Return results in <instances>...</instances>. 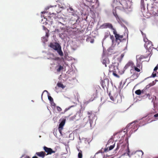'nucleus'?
Segmentation results:
<instances>
[{
    "label": "nucleus",
    "instance_id": "nucleus-18",
    "mask_svg": "<svg viewBox=\"0 0 158 158\" xmlns=\"http://www.w3.org/2000/svg\"><path fill=\"white\" fill-rule=\"evenodd\" d=\"M65 120H66V119H62V121L59 124L58 128H59V129H60V128L63 129V127L64 126V125L65 123Z\"/></svg>",
    "mask_w": 158,
    "mask_h": 158
},
{
    "label": "nucleus",
    "instance_id": "nucleus-2",
    "mask_svg": "<svg viewBox=\"0 0 158 158\" xmlns=\"http://www.w3.org/2000/svg\"><path fill=\"white\" fill-rule=\"evenodd\" d=\"M87 114L89 115L88 117H86L83 119L84 122L86 123L85 125L89 126L90 128L92 127V123L93 120L95 117V115L92 113L91 112H88Z\"/></svg>",
    "mask_w": 158,
    "mask_h": 158
},
{
    "label": "nucleus",
    "instance_id": "nucleus-4",
    "mask_svg": "<svg viewBox=\"0 0 158 158\" xmlns=\"http://www.w3.org/2000/svg\"><path fill=\"white\" fill-rule=\"evenodd\" d=\"M151 2V0H141V8L144 10L146 9V7L148 9V6Z\"/></svg>",
    "mask_w": 158,
    "mask_h": 158
},
{
    "label": "nucleus",
    "instance_id": "nucleus-63",
    "mask_svg": "<svg viewBox=\"0 0 158 158\" xmlns=\"http://www.w3.org/2000/svg\"><path fill=\"white\" fill-rule=\"evenodd\" d=\"M116 68L117 69H118V68L117 66H114V68L115 69V68Z\"/></svg>",
    "mask_w": 158,
    "mask_h": 158
},
{
    "label": "nucleus",
    "instance_id": "nucleus-22",
    "mask_svg": "<svg viewBox=\"0 0 158 158\" xmlns=\"http://www.w3.org/2000/svg\"><path fill=\"white\" fill-rule=\"evenodd\" d=\"M78 151L79 152L78 155V158H82V155L81 151L79 149H78Z\"/></svg>",
    "mask_w": 158,
    "mask_h": 158
},
{
    "label": "nucleus",
    "instance_id": "nucleus-24",
    "mask_svg": "<svg viewBox=\"0 0 158 158\" xmlns=\"http://www.w3.org/2000/svg\"><path fill=\"white\" fill-rule=\"evenodd\" d=\"M154 85L152 82L150 83L148 85H146V87L144 88L146 90L149 88L150 87Z\"/></svg>",
    "mask_w": 158,
    "mask_h": 158
},
{
    "label": "nucleus",
    "instance_id": "nucleus-51",
    "mask_svg": "<svg viewBox=\"0 0 158 158\" xmlns=\"http://www.w3.org/2000/svg\"><path fill=\"white\" fill-rule=\"evenodd\" d=\"M136 66H137V67L140 68V64H137Z\"/></svg>",
    "mask_w": 158,
    "mask_h": 158
},
{
    "label": "nucleus",
    "instance_id": "nucleus-7",
    "mask_svg": "<svg viewBox=\"0 0 158 158\" xmlns=\"http://www.w3.org/2000/svg\"><path fill=\"white\" fill-rule=\"evenodd\" d=\"M53 67L54 68L57 72H60L63 69V66L58 63L54 64Z\"/></svg>",
    "mask_w": 158,
    "mask_h": 158
},
{
    "label": "nucleus",
    "instance_id": "nucleus-12",
    "mask_svg": "<svg viewBox=\"0 0 158 158\" xmlns=\"http://www.w3.org/2000/svg\"><path fill=\"white\" fill-rule=\"evenodd\" d=\"M36 154L39 157H41L42 158L44 157L47 154H46L45 152L44 151H41L39 152H37L36 153Z\"/></svg>",
    "mask_w": 158,
    "mask_h": 158
},
{
    "label": "nucleus",
    "instance_id": "nucleus-8",
    "mask_svg": "<svg viewBox=\"0 0 158 158\" xmlns=\"http://www.w3.org/2000/svg\"><path fill=\"white\" fill-rule=\"evenodd\" d=\"M43 17H44V19H42L41 21V23L43 24H44L45 25H46L47 24H50L52 25L53 24V22L51 19H50V20H48L47 18L44 17V15L43 16Z\"/></svg>",
    "mask_w": 158,
    "mask_h": 158
},
{
    "label": "nucleus",
    "instance_id": "nucleus-43",
    "mask_svg": "<svg viewBox=\"0 0 158 158\" xmlns=\"http://www.w3.org/2000/svg\"><path fill=\"white\" fill-rule=\"evenodd\" d=\"M49 14L51 15H52V16L53 15H54V16H55V15H56V14L55 13H51L50 12H49Z\"/></svg>",
    "mask_w": 158,
    "mask_h": 158
},
{
    "label": "nucleus",
    "instance_id": "nucleus-13",
    "mask_svg": "<svg viewBox=\"0 0 158 158\" xmlns=\"http://www.w3.org/2000/svg\"><path fill=\"white\" fill-rule=\"evenodd\" d=\"M58 7L60 8H61L62 9H65V6H63L62 5L60 4H57L56 5H54V6H48L47 7L45 8V9L46 10L48 9L49 8L52 7Z\"/></svg>",
    "mask_w": 158,
    "mask_h": 158
},
{
    "label": "nucleus",
    "instance_id": "nucleus-25",
    "mask_svg": "<svg viewBox=\"0 0 158 158\" xmlns=\"http://www.w3.org/2000/svg\"><path fill=\"white\" fill-rule=\"evenodd\" d=\"M69 9L71 11V12L69 11V12H71L72 13H73V12L76 13L77 11L76 10H73V9L70 6H69Z\"/></svg>",
    "mask_w": 158,
    "mask_h": 158
},
{
    "label": "nucleus",
    "instance_id": "nucleus-14",
    "mask_svg": "<svg viewBox=\"0 0 158 158\" xmlns=\"http://www.w3.org/2000/svg\"><path fill=\"white\" fill-rule=\"evenodd\" d=\"M146 89H144L142 91L140 89H138L135 91V93L138 95H139L141 94H145L146 92Z\"/></svg>",
    "mask_w": 158,
    "mask_h": 158
},
{
    "label": "nucleus",
    "instance_id": "nucleus-1",
    "mask_svg": "<svg viewBox=\"0 0 158 158\" xmlns=\"http://www.w3.org/2000/svg\"><path fill=\"white\" fill-rule=\"evenodd\" d=\"M121 4L127 13L132 11V0H124L121 1Z\"/></svg>",
    "mask_w": 158,
    "mask_h": 158
},
{
    "label": "nucleus",
    "instance_id": "nucleus-41",
    "mask_svg": "<svg viewBox=\"0 0 158 158\" xmlns=\"http://www.w3.org/2000/svg\"><path fill=\"white\" fill-rule=\"evenodd\" d=\"M50 102L52 106H56V104L53 101L52 102Z\"/></svg>",
    "mask_w": 158,
    "mask_h": 158
},
{
    "label": "nucleus",
    "instance_id": "nucleus-47",
    "mask_svg": "<svg viewBox=\"0 0 158 158\" xmlns=\"http://www.w3.org/2000/svg\"><path fill=\"white\" fill-rule=\"evenodd\" d=\"M61 129V128H60V129H59V128H58V130H59V131L60 132V133L61 134H62V129Z\"/></svg>",
    "mask_w": 158,
    "mask_h": 158
},
{
    "label": "nucleus",
    "instance_id": "nucleus-46",
    "mask_svg": "<svg viewBox=\"0 0 158 158\" xmlns=\"http://www.w3.org/2000/svg\"><path fill=\"white\" fill-rule=\"evenodd\" d=\"M153 89H154L155 90H157L158 89V87L157 86H155L153 87Z\"/></svg>",
    "mask_w": 158,
    "mask_h": 158
},
{
    "label": "nucleus",
    "instance_id": "nucleus-33",
    "mask_svg": "<svg viewBox=\"0 0 158 158\" xmlns=\"http://www.w3.org/2000/svg\"><path fill=\"white\" fill-rule=\"evenodd\" d=\"M109 96H110V99L112 101H115V99L112 96H111L110 95V93H109Z\"/></svg>",
    "mask_w": 158,
    "mask_h": 158
},
{
    "label": "nucleus",
    "instance_id": "nucleus-49",
    "mask_svg": "<svg viewBox=\"0 0 158 158\" xmlns=\"http://www.w3.org/2000/svg\"><path fill=\"white\" fill-rule=\"evenodd\" d=\"M138 151L141 152V153H142V155H143V152L142 150H139V151Z\"/></svg>",
    "mask_w": 158,
    "mask_h": 158
},
{
    "label": "nucleus",
    "instance_id": "nucleus-27",
    "mask_svg": "<svg viewBox=\"0 0 158 158\" xmlns=\"http://www.w3.org/2000/svg\"><path fill=\"white\" fill-rule=\"evenodd\" d=\"M48 99L50 101V102H52L53 101V98L49 95V94H48Z\"/></svg>",
    "mask_w": 158,
    "mask_h": 158
},
{
    "label": "nucleus",
    "instance_id": "nucleus-16",
    "mask_svg": "<svg viewBox=\"0 0 158 158\" xmlns=\"http://www.w3.org/2000/svg\"><path fill=\"white\" fill-rule=\"evenodd\" d=\"M48 35L46 33V35L45 36H43L41 39L42 42H43L44 45L45 43L48 41Z\"/></svg>",
    "mask_w": 158,
    "mask_h": 158
},
{
    "label": "nucleus",
    "instance_id": "nucleus-52",
    "mask_svg": "<svg viewBox=\"0 0 158 158\" xmlns=\"http://www.w3.org/2000/svg\"><path fill=\"white\" fill-rule=\"evenodd\" d=\"M152 84H153V85H154L156 83V82H155V81H153L152 82Z\"/></svg>",
    "mask_w": 158,
    "mask_h": 158
},
{
    "label": "nucleus",
    "instance_id": "nucleus-42",
    "mask_svg": "<svg viewBox=\"0 0 158 158\" xmlns=\"http://www.w3.org/2000/svg\"><path fill=\"white\" fill-rule=\"evenodd\" d=\"M158 65H157L155 67V68H154V71H156V70H157V69H158Z\"/></svg>",
    "mask_w": 158,
    "mask_h": 158
},
{
    "label": "nucleus",
    "instance_id": "nucleus-17",
    "mask_svg": "<svg viewBox=\"0 0 158 158\" xmlns=\"http://www.w3.org/2000/svg\"><path fill=\"white\" fill-rule=\"evenodd\" d=\"M102 62L103 64H104L105 66L106 67L107 66L106 64H108L109 63V60L108 58H106L103 59Z\"/></svg>",
    "mask_w": 158,
    "mask_h": 158
},
{
    "label": "nucleus",
    "instance_id": "nucleus-3",
    "mask_svg": "<svg viewBox=\"0 0 158 158\" xmlns=\"http://www.w3.org/2000/svg\"><path fill=\"white\" fill-rule=\"evenodd\" d=\"M49 47L56 51L59 55L60 56H63V53L61 50V47L60 45L57 42L51 43Z\"/></svg>",
    "mask_w": 158,
    "mask_h": 158
},
{
    "label": "nucleus",
    "instance_id": "nucleus-23",
    "mask_svg": "<svg viewBox=\"0 0 158 158\" xmlns=\"http://www.w3.org/2000/svg\"><path fill=\"white\" fill-rule=\"evenodd\" d=\"M57 85L58 87L61 88L62 89H64L65 87V86L64 85L60 83H58L57 84Z\"/></svg>",
    "mask_w": 158,
    "mask_h": 158
},
{
    "label": "nucleus",
    "instance_id": "nucleus-34",
    "mask_svg": "<svg viewBox=\"0 0 158 158\" xmlns=\"http://www.w3.org/2000/svg\"><path fill=\"white\" fill-rule=\"evenodd\" d=\"M113 14L114 15V16L116 17V19L118 21V19H119V18L118 17V16L117 15V14L116 13H114V12H113Z\"/></svg>",
    "mask_w": 158,
    "mask_h": 158
},
{
    "label": "nucleus",
    "instance_id": "nucleus-56",
    "mask_svg": "<svg viewBox=\"0 0 158 158\" xmlns=\"http://www.w3.org/2000/svg\"><path fill=\"white\" fill-rule=\"evenodd\" d=\"M53 58H52L51 57H50L47 58V59L48 60H52V59L53 60Z\"/></svg>",
    "mask_w": 158,
    "mask_h": 158
},
{
    "label": "nucleus",
    "instance_id": "nucleus-50",
    "mask_svg": "<svg viewBox=\"0 0 158 158\" xmlns=\"http://www.w3.org/2000/svg\"><path fill=\"white\" fill-rule=\"evenodd\" d=\"M154 117H158V113L154 115Z\"/></svg>",
    "mask_w": 158,
    "mask_h": 158
},
{
    "label": "nucleus",
    "instance_id": "nucleus-15",
    "mask_svg": "<svg viewBox=\"0 0 158 158\" xmlns=\"http://www.w3.org/2000/svg\"><path fill=\"white\" fill-rule=\"evenodd\" d=\"M145 95H146V97H148V99L150 100H152V102H154V99H156V97L155 96H150L149 94H147L146 92V94H145Z\"/></svg>",
    "mask_w": 158,
    "mask_h": 158
},
{
    "label": "nucleus",
    "instance_id": "nucleus-45",
    "mask_svg": "<svg viewBox=\"0 0 158 158\" xmlns=\"http://www.w3.org/2000/svg\"><path fill=\"white\" fill-rule=\"evenodd\" d=\"M109 150L108 149V148H104V152H108Z\"/></svg>",
    "mask_w": 158,
    "mask_h": 158
},
{
    "label": "nucleus",
    "instance_id": "nucleus-30",
    "mask_svg": "<svg viewBox=\"0 0 158 158\" xmlns=\"http://www.w3.org/2000/svg\"><path fill=\"white\" fill-rule=\"evenodd\" d=\"M74 106H73V105H72V106H70L69 107H68V108H66L64 110V111L63 113H64L65 112H66L68 110H69L70 109V108H71V107H73Z\"/></svg>",
    "mask_w": 158,
    "mask_h": 158
},
{
    "label": "nucleus",
    "instance_id": "nucleus-44",
    "mask_svg": "<svg viewBox=\"0 0 158 158\" xmlns=\"http://www.w3.org/2000/svg\"><path fill=\"white\" fill-rule=\"evenodd\" d=\"M60 59V58L59 57H55V58H53V60H59Z\"/></svg>",
    "mask_w": 158,
    "mask_h": 158
},
{
    "label": "nucleus",
    "instance_id": "nucleus-61",
    "mask_svg": "<svg viewBox=\"0 0 158 158\" xmlns=\"http://www.w3.org/2000/svg\"><path fill=\"white\" fill-rule=\"evenodd\" d=\"M55 30L57 31L58 32L59 31V30L58 29H55Z\"/></svg>",
    "mask_w": 158,
    "mask_h": 158
},
{
    "label": "nucleus",
    "instance_id": "nucleus-31",
    "mask_svg": "<svg viewBox=\"0 0 158 158\" xmlns=\"http://www.w3.org/2000/svg\"><path fill=\"white\" fill-rule=\"evenodd\" d=\"M152 42H149V44L147 46L148 48H147V49H150L151 48V46H152Z\"/></svg>",
    "mask_w": 158,
    "mask_h": 158
},
{
    "label": "nucleus",
    "instance_id": "nucleus-58",
    "mask_svg": "<svg viewBox=\"0 0 158 158\" xmlns=\"http://www.w3.org/2000/svg\"><path fill=\"white\" fill-rule=\"evenodd\" d=\"M124 55L123 54H122L121 55V56L122 58H123L124 56Z\"/></svg>",
    "mask_w": 158,
    "mask_h": 158
},
{
    "label": "nucleus",
    "instance_id": "nucleus-10",
    "mask_svg": "<svg viewBox=\"0 0 158 158\" xmlns=\"http://www.w3.org/2000/svg\"><path fill=\"white\" fill-rule=\"evenodd\" d=\"M110 39L112 40V45L109 48L110 50H112L116 45V43H115V40H114V38L113 35H110Z\"/></svg>",
    "mask_w": 158,
    "mask_h": 158
},
{
    "label": "nucleus",
    "instance_id": "nucleus-62",
    "mask_svg": "<svg viewBox=\"0 0 158 158\" xmlns=\"http://www.w3.org/2000/svg\"><path fill=\"white\" fill-rule=\"evenodd\" d=\"M141 31V33L142 35H143V32L142 31Z\"/></svg>",
    "mask_w": 158,
    "mask_h": 158
},
{
    "label": "nucleus",
    "instance_id": "nucleus-32",
    "mask_svg": "<svg viewBox=\"0 0 158 158\" xmlns=\"http://www.w3.org/2000/svg\"><path fill=\"white\" fill-rule=\"evenodd\" d=\"M114 147V144L112 145H110L109 147V150H112Z\"/></svg>",
    "mask_w": 158,
    "mask_h": 158
},
{
    "label": "nucleus",
    "instance_id": "nucleus-19",
    "mask_svg": "<svg viewBox=\"0 0 158 158\" xmlns=\"http://www.w3.org/2000/svg\"><path fill=\"white\" fill-rule=\"evenodd\" d=\"M143 40L144 42H145V44L144 45V47L146 49H147V48H148V45L149 44V42H151V41L148 40L147 38H144Z\"/></svg>",
    "mask_w": 158,
    "mask_h": 158
},
{
    "label": "nucleus",
    "instance_id": "nucleus-20",
    "mask_svg": "<svg viewBox=\"0 0 158 158\" xmlns=\"http://www.w3.org/2000/svg\"><path fill=\"white\" fill-rule=\"evenodd\" d=\"M133 64V63L132 62H129L127 64L125 67H124V69H126L129 66H131Z\"/></svg>",
    "mask_w": 158,
    "mask_h": 158
},
{
    "label": "nucleus",
    "instance_id": "nucleus-35",
    "mask_svg": "<svg viewBox=\"0 0 158 158\" xmlns=\"http://www.w3.org/2000/svg\"><path fill=\"white\" fill-rule=\"evenodd\" d=\"M45 92H46L48 94H49L48 92V91L46 90H44L43 92V93H42V95H41V99L42 100H43V98H42V96H43V94Z\"/></svg>",
    "mask_w": 158,
    "mask_h": 158
},
{
    "label": "nucleus",
    "instance_id": "nucleus-64",
    "mask_svg": "<svg viewBox=\"0 0 158 158\" xmlns=\"http://www.w3.org/2000/svg\"><path fill=\"white\" fill-rule=\"evenodd\" d=\"M57 23H58V24H61V23H59V22H58L57 23H56V24H57Z\"/></svg>",
    "mask_w": 158,
    "mask_h": 158
},
{
    "label": "nucleus",
    "instance_id": "nucleus-37",
    "mask_svg": "<svg viewBox=\"0 0 158 158\" xmlns=\"http://www.w3.org/2000/svg\"><path fill=\"white\" fill-rule=\"evenodd\" d=\"M90 100H88V101H86L85 100H84V104H85V105H87V104L88 103H89L90 102Z\"/></svg>",
    "mask_w": 158,
    "mask_h": 158
},
{
    "label": "nucleus",
    "instance_id": "nucleus-9",
    "mask_svg": "<svg viewBox=\"0 0 158 158\" xmlns=\"http://www.w3.org/2000/svg\"><path fill=\"white\" fill-rule=\"evenodd\" d=\"M43 149L45 152L47 153V154L51 155L52 153L55 152V151H53L51 148H48L45 146L44 147Z\"/></svg>",
    "mask_w": 158,
    "mask_h": 158
},
{
    "label": "nucleus",
    "instance_id": "nucleus-40",
    "mask_svg": "<svg viewBox=\"0 0 158 158\" xmlns=\"http://www.w3.org/2000/svg\"><path fill=\"white\" fill-rule=\"evenodd\" d=\"M130 153V150L129 147L128 146L127 147V154L128 156L129 155V153Z\"/></svg>",
    "mask_w": 158,
    "mask_h": 158
},
{
    "label": "nucleus",
    "instance_id": "nucleus-29",
    "mask_svg": "<svg viewBox=\"0 0 158 158\" xmlns=\"http://www.w3.org/2000/svg\"><path fill=\"white\" fill-rule=\"evenodd\" d=\"M77 45H76L75 46H72L71 49L73 51H75L77 49Z\"/></svg>",
    "mask_w": 158,
    "mask_h": 158
},
{
    "label": "nucleus",
    "instance_id": "nucleus-11",
    "mask_svg": "<svg viewBox=\"0 0 158 158\" xmlns=\"http://www.w3.org/2000/svg\"><path fill=\"white\" fill-rule=\"evenodd\" d=\"M113 33L115 38V43L117 42L118 40H119L120 42H121V40L119 38L120 35L117 33V31L115 29L113 31Z\"/></svg>",
    "mask_w": 158,
    "mask_h": 158
},
{
    "label": "nucleus",
    "instance_id": "nucleus-38",
    "mask_svg": "<svg viewBox=\"0 0 158 158\" xmlns=\"http://www.w3.org/2000/svg\"><path fill=\"white\" fill-rule=\"evenodd\" d=\"M113 74L114 76H115L116 77L118 78L119 77V76L116 73H115L114 71L113 72Z\"/></svg>",
    "mask_w": 158,
    "mask_h": 158
},
{
    "label": "nucleus",
    "instance_id": "nucleus-48",
    "mask_svg": "<svg viewBox=\"0 0 158 158\" xmlns=\"http://www.w3.org/2000/svg\"><path fill=\"white\" fill-rule=\"evenodd\" d=\"M72 13V15H73L74 16H77V15L76 14V13L73 12V13Z\"/></svg>",
    "mask_w": 158,
    "mask_h": 158
},
{
    "label": "nucleus",
    "instance_id": "nucleus-60",
    "mask_svg": "<svg viewBox=\"0 0 158 158\" xmlns=\"http://www.w3.org/2000/svg\"><path fill=\"white\" fill-rule=\"evenodd\" d=\"M41 13L44 14H45L46 13V12H45V11H44L41 12Z\"/></svg>",
    "mask_w": 158,
    "mask_h": 158
},
{
    "label": "nucleus",
    "instance_id": "nucleus-21",
    "mask_svg": "<svg viewBox=\"0 0 158 158\" xmlns=\"http://www.w3.org/2000/svg\"><path fill=\"white\" fill-rule=\"evenodd\" d=\"M110 35V33L109 31H107L105 33V35L103 40H105L106 38H107L109 35Z\"/></svg>",
    "mask_w": 158,
    "mask_h": 158
},
{
    "label": "nucleus",
    "instance_id": "nucleus-5",
    "mask_svg": "<svg viewBox=\"0 0 158 158\" xmlns=\"http://www.w3.org/2000/svg\"><path fill=\"white\" fill-rule=\"evenodd\" d=\"M100 28L101 29H106L109 28L111 29L113 31L115 29L113 28L112 24L110 23H106L102 24L100 26Z\"/></svg>",
    "mask_w": 158,
    "mask_h": 158
},
{
    "label": "nucleus",
    "instance_id": "nucleus-36",
    "mask_svg": "<svg viewBox=\"0 0 158 158\" xmlns=\"http://www.w3.org/2000/svg\"><path fill=\"white\" fill-rule=\"evenodd\" d=\"M134 69L135 71L138 72H139L140 71V69L138 68V67H135Z\"/></svg>",
    "mask_w": 158,
    "mask_h": 158
},
{
    "label": "nucleus",
    "instance_id": "nucleus-39",
    "mask_svg": "<svg viewBox=\"0 0 158 158\" xmlns=\"http://www.w3.org/2000/svg\"><path fill=\"white\" fill-rule=\"evenodd\" d=\"M56 108H57V110L58 111L60 112V111H61L62 110L61 108L59 106H57L56 107Z\"/></svg>",
    "mask_w": 158,
    "mask_h": 158
},
{
    "label": "nucleus",
    "instance_id": "nucleus-55",
    "mask_svg": "<svg viewBox=\"0 0 158 158\" xmlns=\"http://www.w3.org/2000/svg\"><path fill=\"white\" fill-rule=\"evenodd\" d=\"M123 35H120L119 38H120V39L122 38H123Z\"/></svg>",
    "mask_w": 158,
    "mask_h": 158
},
{
    "label": "nucleus",
    "instance_id": "nucleus-57",
    "mask_svg": "<svg viewBox=\"0 0 158 158\" xmlns=\"http://www.w3.org/2000/svg\"><path fill=\"white\" fill-rule=\"evenodd\" d=\"M95 155L94 156L92 157L91 156V158H95Z\"/></svg>",
    "mask_w": 158,
    "mask_h": 158
},
{
    "label": "nucleus",
    "instance_id": "nucleus-6",
    "mask_svg": "<svg viewBox=\"0 0 158 158\" xmlns=\"http://www.w3.org/2000/svg\"><path fill=\"white\" fill-rule=\"evenodd\" d=\"M110 81L107 78L101 81V84L102 88L105 89V87L107 89L108 88Z\"/></svg>",
    "mask_w": 158,
    "mask_h": 158
},
{
    "label": "nucleus",
    "instance_id": "nucleus-28",
    "mask_svg": "<svg viewBox=\"0 0 158 158\" xmlns=\"http://www.w3.org/2000/svg\"><path fill=\"white\" fill-rule=\"evenodd\" d=\"M138 122V121H137V120H135V121H134V122H133V123H134V122L135 123H136V122ZM132 123H129V124H128V125H127V130H128V128H129V127H130V125H131Z\"/></svg>",
    "mask_w": 158,
    "mask_h": 158
},
{
    "label": "nucleus",
    "instance_id": "nucleus-53",
    "mask_svg": "<svg viewBox=\"0 0 158 158\" xmlns=\"http://www.w3.org/2000/svg\"><path fill=\"white\" fill-rule=\"evenodd\" d=\"M100 152H101V153H103L104 152H102V150H101V151L100 150L98 152L96 153V154H98V153H100Z\"/></svg>",
    "mask_w": 158,
    "mask_h": 158
},
{
    "label": "nucleus",
    "instance_id": "nucleus-54",
    "mask_svg": "<svg viewBox=\"0 0 158 158\" xmlns=\"http://www.w3.org/2000/svg\"><path fill=\"white\" fill-rule=\"evenodd\" d=\"M90 42L91 43H93L94 42V40L93 39L91 40L90 41Z\"/></svg>",
    "mask_w": 158,
    "mask_h": 158
},
{
    "label": "nucleus",
    "instance_id": "nucleus-59",
    "mask_svg": "<svg viewBox=\"0 0 158 158\" xmlns=\"http://www.w3.org/2000/svg\"><path fill=\"white\" fill-rule=\"evenodd\" d=\"M32 158H38V157L36 156L33 157Z\"/></svg>",
    "mask_w": 158,
    "mask_h": 158
},
{
    "label": "nucleus",
    "instance_id": "nucleus-26",
    "mask_svg": "<svg viewBox=\"0 0 158 158\" xmlns=\"http://www.w3.org/2000/svg\"><path fill=\"white\" fill-rule=\"evenodd\" d=\"M156 73H152V75L151 76H150V77H148L147 78H145L144 80H146L148 78L150 77H154L156 76Z\"/></svg>",
    "mask_w": 158,
    "mask_h": 158
}]
</instances>
